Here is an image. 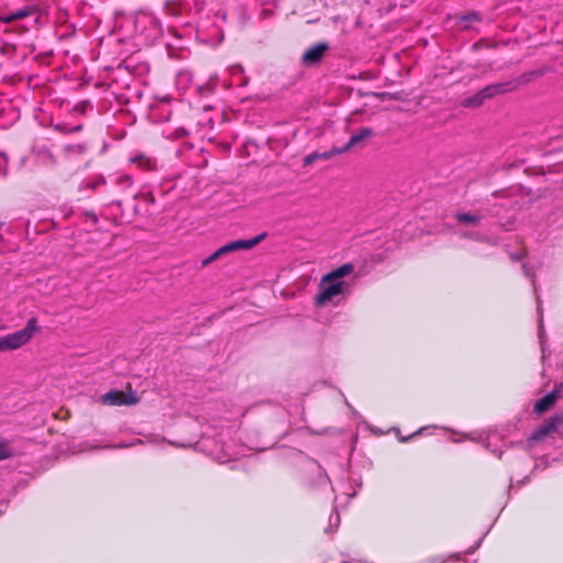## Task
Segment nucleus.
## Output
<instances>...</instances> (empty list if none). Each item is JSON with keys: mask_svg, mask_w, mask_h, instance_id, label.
<instances>
[{"mask_svg": "<svg viewBox=\"0 0 563 563\" xmlns=\"http://www.w3.org/2000/svg\"><path fill=\"white\" fill-rule=\"evenodd\" d=\"M344 151L342 147H333L330 151L319 153V159H329L333 157L334 155L343 154Z\"/></svg>", "mask_w": 563, "mask_h": 563, "instance_id": "17", "label": "nucleus"}, {"mask_svg": "<svg viewBox=\"0 0 563 563\" xmlns=\"http://www.w3.org/2000/svg\"><path fill=\"white\" fill-rule=\"evenodd\" d=\"M40 331L36 318L32 317L26 325L13 333L0 336V353L16 350L31 341Z\"/></svg>", "mask_w": 563, "mask_h": 563, "instance_id": "1", "label": "nucleus"}, {"mask_svg": "<svg viewBox=\"0 0 563 563\" xmlns=\"http://www.w3.org/2000/svg\"><path fill=\"white\" fill-rule=\"evenodd\" d=\"M232 249H218L212 255L202 261V266H207L211 262L218 260L223 253L231 251Z\"/></svg>", "mask_w": 563, "mask_h": 563, "instance_id": "16", "label": "nucleus"}, {"mask_svg": "<svg viewBox=\"0 0 563 563\" xmlns=\"http://www.w3.org/2000/svg\"><path fill=\"white\" fill-rule=\"evenodd\" d=\"M374 135V132L369 128H362L356 133H354L349 142L342 146L344 153L350 151L352 147L356 146L358 143H361L364 140H367Z\"/></svg>", "mask_w": 563, "mask_h": 563, "instance_id": "10", "label": "nucleus"}, {"mask_svg": "<svg viewBox=\"0 0 563 563\" xmlns=\"http://www.w3.org/2000/svg\"><path fill=\"white\" fill-rule=\"evenodd\" d=\"M201 93H203L205 90H208V91H212L213 90V87H210V86H207V87H201V86H198L197 88Z\"/></svg>", "mask_w": 563, "mask_h": 563, "instance_id": "26", "label": "nucleus"}, {"mask_svg": "<svg viewBox=\"0 0 563 563\" xmlns=\"http://www.w3.org/2000/svg\"><path fill=\"white\" fill-rule=\"evenodd\" d=\"M353 268V265L350 263L341 265L323 276V284L328 282H342L341 278L351 274Z\"/></svg>", "mask_w": 563, "mask_h": 563, "instance_id": "11", "label": "nucleus"}, {"mask_svg": "<svg viewBox=\"0 0 563 563\" xmlns=\"http://www.w3.org/2000/svg\"><path fill=\"white\" fill-rule=\"evenodd\" d=\"M99 402L103 406H131L139 402V397L134 391L124 393L118 389H111L99 397Z\"/></svg>", "mask_w": 563, "mask_h": 563, "instance_id": "3", "label": "nucleus"}, {"mask_svg": "<svg viewBox=\"0 0 563 563\" xmlns=\"http://www.w3.org/2000/svg\"><path fill=\"white\" fill-rule=\"evenodd\" d=\"M90 106L89 101H81V102H78L76 106H75V111L79 112V113H85L86 109Z\"/></svg>", "mask_w": 563, "mask_h": 563, "instance_id": "21", "label": "nucleus"}, {"mask_svg": "<svg viewBox=\"0 0 563 563\" xmlns=\"http://www.w3.org/2000/svg\"><path fill=\"white\" fill-rule=\"evenodd\" d=\"M317 159H319V153H311L303 158V165L309 166L313 164Z\"/></svg>", "mask_w": 563, "mask_h": 563, "instance_id": "19", "label": "nucleus"}, {"mask_svg": "<svg viewBox=\"0 0 563 563\" xmlns=\"http://www.w3.org/2000/svg\"><path fill=\"white\" fill-rule=\"evenodd\" d=\"M15 20H14V16H13L12 12L0 14V22H2V23L10 24V23H12Z\"/></svg>", "mask_w": 563, "mask_h": 563, "instance_id": "20", "label": "nucleus"}, {"mask_svg": "<svg viewBox=\"0 0 563 563\" xmlns=\"http://www.w3.org/2000/svg\"><path fill=\"white\" fill-rule=\"evenodd\" d=\"M129 163L143 172H152L157 169L156 161L145 153L133 154L129 157Z\"/></svg>", "mask_w": 563, "mask_h": 563, "instance_id": "5", "label": "nucleus"}, {"mask_svg": "<svg viewBox=\"0 0 563 563\" xmlns=\"http://www.w3.org/2000/svg\"><path fill=\"white\" fill-rule=\"evenodd\" d=\"M516 87H517V82H515V81L493 84V85H488L485 88H483L482 95L484 96V98L489 99L495 96H498V95H501V93H505L508 91H512L516 89Z\"/></svg>", "mask_w": 563, "mask_h": 563, "instance_id": "6", "label": "nucleus"}, {"mask_svg": "<svg viewBox=\"0 0 563 563\" xmlns=\"http://www.w3.org/2000/svg\"><path fill=\"white\" fill-rule=\"evenodd\" d=\"M12 456L11 449L7 441H0V461Z\"/></svg>", "mask_w": 563, "mask_h": 563, "instance_id": "18", "label": "nucleus"}, {"mask_svg": "<svg viewBox=\"0 0 563 563\" xmlns=\"http://www.w3.org/2000/svg\"><path fill=\"white\" fill-rule=\"evenodd\" d=\"M169 101L170 99H167V101L162 100L161 103L157 106L158 117L162 121H169L172 117V110L169 108Z\"/></svg>", "mask_w": 563, "mask_h": 563, "instance_id": "13", "label": "nucleus"}, {"mask_svg": "<svg viewBox=\"0 0 563 563\" xmlns=\"http://www.w3.org/2000/svg\"><path fill=\"white\" fill-rule=\"evenodd\" d=\"M522 255H523V253H522V252H520V253H518V254H511L510 256H511V258H512V260L518 261V260H520V258L522 257Z\"/></svg>", "mask_w": 563, "mask_h": 563, "instance_id": "27", "label": "nucleus"}, {"mask_svg": "<svg viewBox=\"0 0 563 563\" xmlns=\"http://www.w3.org/2000/svg\"><path fill=\"white\" fill-rule=\"evenodd\" d=\"M562 422H563V418L553 417L551 420H549L547 423H544L542 427H540L538 430H536L530 439L533 441H539V440L543 439L545 435L555 431L558 426L561 424Z\"/></svg>", "mask_w": 563, "mask_h": 563, "instance_id": "9", "label": "nucleus"}, {"mask_svg": "<svg viewBox=\"0 0 563 563\" xmlns=\"http://www.w3.org/2000/svg\"><path fill=\"white\" fill-rule=\"evenodd\" d=\"M191 80V75L187 71H180L178 73V86L183 82V81H190Z\"/></svg>", "mask_w": 563, "mask_h": 563, "instance_id": "22", "label": "nucleus"}, {"mask_svg": "<svg viewBox=\"0 0 563 563\" xmlns=\"http://www.w3.org/2000/svg\"><path fill=\"white\" fill-rule=\"evenodd\" d=\"M561 394V388L555 387L551 393L543 396L541 399H539L534 405V411L537 413H543L547 410H549L556 401Z\"/></svg>", "mask_w": 563, "mask_h": 563, "instance_id": "8", "label": "nucleus"}, {"mask_svg": "<svg viewBox=\"0 0 563 563\" xmlns=\"http://www.w3.org/2000/svg\"><path fill=\"white\" fill-rule=\"evenodd\" d=\"M230 70L232 74H236L239 71H242V67H241V65H233L230 67Z\"/></svg>", "mask_w": 563, "mask_h": 563, "instance_id": "24", "label": "nucleus"}, {"mask_svg": "<svg viewBox=\"0 0 563 563\" xmlns=\"http://www.w3.org/2000/svg\"><path fill=\"white\" fill-rule=\"evenodd\" d=\"M320 292L316 298V302L319 306H323L327 302L331 301L334 297L344 292L345 283L344 282H328L323 284V278L320 283Z\"/></svg>", "mask_w": 563, "mask_h": 563, "instance_id": "4", "label": "nucleus"}, {"mask_svg": "<svg viewBox=\"0 0 563 563\" xmlns=\"http://www.w3.org/2000/svg\"><path fill=\"white\" fill-rule=\"evenodd\" d=\"M1 51H2V53H4V54H8V53H12V54H14V53H15V51H16V47H15V45H13V44H5V45H3V47L1 48Z\"/></svg>", "mask_w": 563, "mask_h": 563, "instance_id": "23", "label": "nucleus"}, {"mask_svg": "<svg viewBox=\"0 0 563 563\" xmlns=\"http://www.w3.org/2000/svg\"><path fill=\"white\" fill-rule=\"evenodd\" d=\"M170 188H174V185H170V187H167L166 191L170 190Z\"/></svg>", "mask_w": 563, "mask_h": 563, "instance_id": "33", "label": "nucleus"}, {"mask_svg": "<svg viewBox=\"0 0 563 563\" xmlns=\"http://www.w3.org/2000/svg\"><path fill=\"white\" fill-rule=\"evenodd\" d=\"M267 236L266 232L260 233L251 239H242L227 243L224 246H256L262 243Z\"/></svg>", "mask_w": 563, "mask_h": 563, "instance_id": "12", "label": "nucleus"}, {"mask_svg": "<svg viewBox=\"0 0 563 563\" xmlns=\"http://www.w3.org/2000/svg\"><path fill=\"white\" fill-rule=\"evenodd\" d=\"M457 227L467 235L476 234L485 223V214L482 211L456 212L454 214Z\"/></svg>", "mask_w": 563, "mask_h": 563, "instance_id": "2", "label": "nucleus"}, {"mask_svg": "<svg viewBox=\"0 0 563 563\" xmlns=\"http://www.w3.org/2000/svg\"><path fill=\"white\" fill-rule=\"evenodd\" d=\"M471 20H477V14L476 13H473L468 16Z\"/></svg>", "mask_w": 563, "mask_h": 563, "instance_id": "31", "label": "nucleus"}, {"mask_svg": "<svg viewBox=\"0 0 563 563\" xmlns=\"http://www.w3.org/2000/svg\"><path fill=\"white\" fill-rule=\"evenodd\" d=\"M183 134H185V130H184V129L178 128V132H177L178 139H179Z\"/></svg>", "mask_w": 563, "mask_h": 563, "instance_id": "29", "label": "nucleus"}, {"mask_svg": "<svg viewBox=\"0 0 563 563\" xmlns=\"http://www.w3.org/2000/svg\"><path fill=\"white\" fill-rule=\"evenodd\" d=\"M328 48L329 46L327 43H319L309 47L302 55V62L309 65L319 63Z\"/></svg>", "mask_w": 563, "mask_h": 563, "instance_id": "7", "label": "nucleus"}, {"mask_svg": "<svg viewBox=\"0 0 563 563\" xmlns=\"http://www.w3.org/2000/svg\"><path fill=\"white\" fill-rule=\"evenodd\" d=\"M123 180H124L125 183H128L129 185H131V184H132V179H131V177H129V176L124 177V178H123Z\"/></svg>", "mask_w": 563, "mask_h": 563, "instance_id": "30", "label": "nucleus"}, {"mask_svg": "<svg viewBox=\"0 0 563 563\" xmlns=\"http://www.w3.org/2000/svg\"><path fill=\"white\" fill-rule=\"evenodd\" d=\"M487 98H484L482 95V90H479L476 95L473 97L466 98L462 104L464 107H479Z\"/></svg>", "mask_w": 563, "mask_h": 563, "instance_id": "14", "label": "nucleus"}, {"mask_svg": "<svg viewBox=\"0 0 563 563\" xmlns=\"http://www.w3.org/2000/svg\"><path fill=\"white\" fill-rule=\"evenodd\" d=\"M56 130H59V131H62L63 133H69V132H68V129H66V128H62V126H59V125H57V126H56Z\"/></svg>", "mask_w": 563, "mask_h": 563, "instance_id": "28", "label": "nucleus"}, {"mask_svg": "<svg viewBox=\"0 0 563 563\" xmlns=\"http://www.w3.org/2000/svg\"><path fill=\"white\" fill-rule=\"evenodd\" d=\"M170 188H174V185H170V187H167L166 191L170 190Z\"/></svg>", "mask_w": 563, "mask_h": 563, "instance_id": "34", "label": "nucleus"}, {"mask_svg": "<svg viewBox=\"0 0 563 563\" xmlns=\"http://www.w3.org/2000/svg\"><path fill=\"white\" fill-rule=\"evenodd\" d=\"M35 12V9L29 5H25L23 8L18 9L16 11L12 12L14 20H23L25 18L31 16Z\"/></svg>", "mask_w": 563, "mask_h": 563, "instance_id": "15", "label": "nucleus"}, {"mask_svg": "<svg viewBox=\"0 0 563 563\" xmlns=\"http://www.w3.org/2000/svg\"><path fill=\"white\" fill-rule=\"evenodd\" d=\"M82 130V125H76L74 128L68 129L69 133H76Z\"/></svg>", "mask_w": 563, "mask_h": 563, "instance_id": "25", "label": "nucleus"}, {"mask_svg": "<svg viewBox=\"0 0 563 563\" xmlns=\"http://www.w3.org/2000/svg\"><path fill=\"white\" fill-rule=\"evenodd\" d=\"M159 192H161L162 195H164V194L166 192V190L163 188V186H161V188H159Z\"/></svg>", "mask_w": 563, "mask_h": 563, "instance_id": "32", "label": "nucleus"}]
</instances>
